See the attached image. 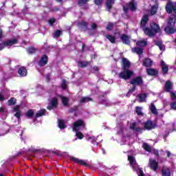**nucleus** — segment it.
Listing matches in <instances>:
<instances>
[{"label": "nucleus", "instance_id": "nucleus-1", "mask_svg": "<svg viewBox=\"0 0 176 176\" xmlns=\"http://www.w3.org/2000/svg\"><path fill=\"white\" fill-rule=\"evenodd\" d=\"M148 20H149L148 15H144L140 22V27L147 36H155V34H157V32H160V28L159 27V25L155 23H151L150 24L151 29L145 27L146 25V23H148Z\"/></svg>", "mask_w": 176, "mask_h": 176}, {"label": "nucleus", "instance_id": "nucleus-2", "mask_svg": "<svg viewBox=\"0 0 176 176\" xmlns=\"http://www.w3.org/2000/svg\"><path fill=\"white\" fill-rule=\"evenodd\" d=\"M85 122L82 120H78L73 124V131H76V135L78 140H82L85 136L79 130L85 129Z\"/></svg>", "mask_w": 176, "mask_h": 176}, {"label": "nucleus", "instance_id": "nucleus-3", "mask_svg": "<svg viewBox=\"0 0 176 176\" xmlns=\"http://www.w3.org/2000/svg\"><path fill=\"white\" fill-rule=\"evenodd\" d=\"M128 160L129 162L131 167L133 168V171H136L139 176H144V172L138 166L135 158L133 155L128 156Z\"/></svg>", "mask_w": 176, "mask_h": 176}, {"label": "nucleus", "instance_id": "nucleus-4", "mask_svg": "<svg viewBox=\"0 0 176 176\" xmlns=\"http://www.w3.org/2000/svg\"><path fill=\"white\" fill-rule=\"evenodd\" d=\"M174 25H175V19L173 17H170L168 21V26L165 28V32L166 34H174L176 32V29L174 28Z\"/></svg>", "mask_w": 176, "mask_h": 176}, {"label": "nucleus", "instance_id": "nucleus-5", "mask_svg": "<svg viewBox=\"0 0 176 176\" xmlns=\"http://www.w3.org/2000/svg\"><path fill=\"white\" fill-rule=\"evenodd\" d=\"M133 75L134 72H133V70L126 69H123V71L119 74V77L121 79H124L125 80H126L127 79H131V76H133Z\"/></svg>", "mask_w": 176, "mask_h": 176}, {"label": "nucleus", "instance_id": "nucleus-6", "mask_svg": "<svg viewBox=\"0 0 176 176\" xmlns=\"http://www.w3.org/2000/svg\"><path fill=\"white\" fill-rule=\"evenodd\" d=\"M173 88V83L170 81H167L165 84V90L166 91H170V98L175 101L176 100V94L175 92L171 91V89Z\"/></svg>", "mask_w": 176, "mask_h": 176}, {"label": "nucleus", "instance_id": "nucleus-7", "mask_svg": "<svg viewBox=\"0 0 176 176\" xmlns=\"http://www.w3.org/2000/svg\"><path fill=\"white\" fill-rule=\"evenodd\" d=\"M17 43V39L12 38L7 41H4L3 43L0 44V50H2L5 46H13Z\"/></svg>", "mask_w": 176, "mask_h": 176}, {"label": "nucleus", "instance_id": "nucleus-8", "mask_svg": "<svg viewBox=\"0 0 176 176\" xmlns=\"http://www.w3.org/2000/svg\"><path fill=\"white\" fill-rule=\"evenodd\" d=\"M148 166L151 170H153V171H156V170L159 168V164L156 160L150 159Z\"/></svg>", "mask_w": 176, "mask_h": 176}, {"label": "nucleus", "instance_id": "nucleus-9", "mask_svg": "<svg viewBox=\"0 0 176 176\" xmlns=\"http://www.w3.org/2000/svg\"><path fill=\"white\" fill-rule=\"evenodd\" d=\"M121 65H122V69H129L131 63H130V61L127 60V58H123L122 59Z\"/></svg>", "mask_w": 176, "mask_h": 176}, {"label": "nucleus", "instance_id": "nucleus-10", "mask_svg": "<svg viewBox=\"0 0 176 176\" xmlns=\"http://www.w3.org/2000/svg\"><path fill=\"white\" fill-rule=\"evenodd\" d=\"M156 127V124H153V122L151 120H148L144 123V129L146 130H152V129H155Z\"/></svg>", "mask_w": 176, "mask_h": 176}, {"label": "nucleus", "instance_id": "nucleus-11", "mask_svg": "<svg viewBox=\"0 0 176 176\" xmlns=\"http://www.w3.org/2000/svg\"><path fill=\"white\" fill-rule=\"evenodd\" d=\"M146 97H148V94H140L137 96L138 101L139 102H146Z\"/></svg>", "mask_w": 176, "mask_h": 176}, {"label": "nucleus", "instance_id": "nucleus-12", "mask_svg": "<svg viewBox=\"0 0 176 176\" xmlns=\"http://www.w3.org/2000/svg\"><path fill=\"white\" fill-rule=\"evenodd\" d=\"M131 85L135 86L136 85H142V78L141 77H136L130 82Z\"/></svg>", "mask_w": 176, "mask_h": 176}, {"label": "nucleus", "instance_id": "nucleus-13", "mask_svg": "<svg viewBox=\"0 0 176 176\" xmlns=\"http://www.w3.org/2000/svg\"><path fill=\"white\" fill-rule=\"evenodd\" d=\"M46 64H47V56L43 55L38 63V65H40V67H44Z\"/></svg>", "mask_w": 176, "mask_h": 176}, {"label": "nucleus", "instance_id": "nucleus-14", "mask_svg": "<svg viewBox=\"0 0 176 176\" xmlns=\"http://www.w3.org/2000/svg\"><path fill=\"white\" fill-rule=\"evenodd\" d=\"M153 65V61L151 58H146L143 60V65L144 67H152Z\"/></svg>", "mask_w": 176, "mask_h": 176}, {"label": "nucleus", "instance_id": "nucleus-15", "mask_svg": "<svg viewBox=\"0 0 176 176\" xmlns=\"http://www.w3.org/2000/svg\"><path fill=\"white\" fill-rule=\"evenodd\" d=\"M130 129H131L132 130H135V131H142V129L138 126V124L137 122L132 123L130 126Z\"/></svg>", "mask_w": 176, "mask_h": 176}, {"label": "nucleus", "instance_id": "nucleus-16", "mask_svg": "<svg viewBox=\"0 0 176 176\" xmlns=\"http://www.w3.org/2000/svg\"><path fill=\"white\" fill-rule=\"evenodd\" d=\"M14 111L16 112L14 116L17 118V119H20L21 116V111H20V106L17 105L14 108Z\"/></svg>", "mask_w": 176, "mask_h": 176}, {"label": "nucleus", "instance_id": "nucleus-17", "mask_svg": "<svg viewBox=\"0 0 176 176\" xmlns=\"http://www.w3.org/2000/svg\"><path fill=\"white\" fill-rule=\"evenodd\" d=\"M121 41L125 43V45H129L130 43V38L124 34L120 36Z\"/></svg>", "mask_w": 176, "mask_h": 176}, {"label": "nucleus", "instance_id": "nucleus-18", "mask_svg": "<svg viewBox=\"0 0 176 176\" xmlns=\"http://www.w3.org/2000/svg\"><path fill=\"white\" fill-rule=\"evenodd\" d=\"M155 45L158 46L160 50L162 52H164V50H166V47H164V45H163L162 41H155Z\"/></svg>", "mask_w": 176, "mask_h": 176}, {"label": "nucleus", "instance_id": "nucleus-19", "mask_svg": "<svg viewBox=\"0 0 176 176\" xmlns=\"http://www.w3.org/2000/svg\"><path fill=\"white\" fill-rule=\"evenodd\" d=\"M162 69L164 74L168 72V66L163 60L161 61Z\"/></svg>", "mask_w": 176, "mask_h": 176}, {"label": "nucleus", "instance_id": "nucleus-20", "mask_svg": "<svg viewBox=\"0 0 176 176\" xmlns=\"http://www.w3.org/2000/svg\"><path fill=\"white\" fill-rule=\"evenodd\" d=\"M18 74L20 76H27V69L23 67L19 68Z\"/></svg>", "mask_w": 176, "mask_h": 176}, {"label": "nucleus", "instance_id": "nucleus-21", "mask_svg": "<svg viewBox=\"0 0 176 176\" xmlns=\"http://www.w3.org/2000/svg\"><path fill=\"white\" fill-rule=\"evenodd\" d=\"M137 46L144 47L148 45V41L146 39H143L137 41L136 43Z\"/></svg>", "mask_w": 176, "mask_h": 176}, {"label": "nucleus", "instance_id": "nucleus-22", "mask_svg": "<svg viewBox=\"0 0 176 176\" xmlns=\"http://www.w3.org/2000/svg\"><path fill=\"white\" fill-rule=\"evenodd\" d=\"M132 52L133 53H136V54H138L139 56H141V54L144 53V50L140 47L132 48Z\"/></svg>", "mask_w": 176, "mask_h": 176}, {"label": "nucleus", "instance_id": "nucleus-23", "mask_svg": "<svg viewBox=\"0 0 176 176\" xmlns=\"http://www.w3.org/2000/svg\"><path fill=\"white\" fill-rule=\"evenodd\" d=\"M146 72L148 75L155 76V75H157V70L155 69H147Z\"/></svg>", "mask_w": 176, "mask_h": 176}, {"label": "nucleus", "instance_id": "nucleus-24", "mask_svg": "<svg viewBox=\"0 0 176 176\" xmlns=\"http://www.w3.org/2000/svg\"><path fill=\"white\" fill-rule=\"evenodd\" d=\"M150 110L153 115H157V109H156V106H155V103L151 102L150 105Z\"/></svg>", "mask_w": 176, "mask_h": 176}, {"label": "nucleus", "instance_id": "nucleus-25", "mask_svg": "<svg viewBox=\"0 0 176 176\" xmlns=\"http://www.w3.org/2000/svg\"><path fill=\"white\" fill-rule=\"evenodd\" d=\"M129 8L132 12H134L137 9V4L134 1L129 2Z\"/></svg>", "mask_w": 176, "mask_h": 176}, {"label": "nucleus", "instance_id": "nucleus-26", "mask_svg": "<svg viewBox=\"0 0 176 176\" xmlns=\"http://www.w3.org/2000/svg\"><path fill=\"white\" fill-rule=\"evenodd\" d=\"M106 37L109 41V42H111V43H115L116 42V37H115L113 35L109 34L107 35Z\"/></svg>", "mask_w": 176, "mask_h": 176}, {"label": "nucleus", "instance_id": "nucleus-27", "mask_svg": "<svg viewBox=\"0 0 176 176\" xmlns=\"http://www.w3.org/2000/svg\"><path fill=\"white\" fill-rule=\"evenodd\" d=\"M162 175L164 176H170L171 175V173H170V169L168 168H162Z\"/></svg>", "mask_w": 176, "mask_h": 176}, {"label": "nucleus", "instance_id": "nucleus-28", "mask_svg": "<svg viewBox=\"0 0 176 176\" xmlns=\"http://www.w3.org/2000/svg\"><path fill=\"white\" fill-rule=\"evenodd\" d=\"M72 159L74 162H76V163H78V164H82V166H87V164L82 160H79L75 157H73Z\"/></svg>", "mask_w": 176, "mask_h": 176}, {"label": "nucleus", "instance_id": "nucleus-29", "mask_svg": "<svg viewBox=\"0 0 176 176\" xmlns=\"http://www.w3.org/2000/svg\"><path fill=\"white\" fill-rule=\"evenodd\" d=\"M89 64H90L89 62L79 61L78 65L80 67V68H85V67H87Z\"/></svg>", "mask_w": 176, "mask_h": 176}, {"label": "nucleus", "instance_id": "nucleus-30", "mask_svg": "<svg viewBox=\"0 0 176 176\" xmlns=\"http://www.w3.org/2000/svg\"><path fill=\"white\" fill-rule=\"evenodd\" d=\"M46 113L45 109H41L39 111H38L36 114V118H41V116H43Z\"/></svg>", "mask_w": 176, "mask_h": 176}, {"label": "nucleus", "instance_id": "nucleus-31", "mask_svg": "<svg viewBox=\"0 0 176 176\" xmlns=\"http://www.w3.org/2000/svg\"><path fill=\"white\" fill-rule=\"evenodd\" d=\"M50 104L52 107H57V104H58L57 98H53L50 101Z\"/></svg>", "mask_w": 176, "mask_h": 176}, {"label": "nucleus", "instance_id": "nucleus-32", "mask_svg": "<svg viewBox=\"0 0 176 176\" xmlns=\"http://www.w3.org/2000/svg\"><path fill=\"white\" fill-rule=\"evenodd\" d=\"M58 127L59 129H65L67 127V125H65V122H64V120H58Z\"/></svg>", "mask_w": 176, "mask_h": 176}, {"label": "nucleus", "instance_id": "nucleus-33", "mask_svg": "<svg viewBox=\"0 0 176 176\" xmlns=\"http://www.w3.org/2000/svg\"><path fill=\"white\" fill-rule=\"evenodd\" d=\"M60 98L62 100V102H63V105H65V107H67L68 105V101H69L68 98H65L64 96H60Z\"/></svg>", "mask_w": 176, "mask_h": 176}, {"label": "nucleus", "instance_id": "nucleus-34", "mask_svg": "<svg viewBox=\"0 0 176 176\" xmlns=\"http://www.w3.org/2000/svg\"><path fill=\"white\" fill-rule=\"evenodd\" d=\"M113 3H115V0H108L107 2V8L109 9H111Z\"/></svg>", "mask_w": 176, "mask_h": 176}, {"label": "nucleus", "instance_id": "nucleus-35", "mask_svg": "<svg viewBox=\"0 0 176 176\" xmlns=\"http://www.w3.org/2000/svg\"><path fill=\"white\" fill-rule=\"evenodd\" d=\"M89 101H91V98L89 97L81 98L80 100V102H89Z\"/></svg>", "mask_w": 176, "mask_h": 176}, {"label": "nucleus", "instance_id": "nucleus-36", "mask_svg": "<svg viewBox=\"0 0 176 176\" xmlns=\"http://www.w3.org/2000/svg\"><path fill=\"white\" fill-rule=\"evenodd\" d=\"M135 112L138 116L142 115V107H136Z\"/></svg>", "mask_w": 176, "mask_h": 176}, {"label": "nucleus", "instance_id": "nucleus-37", "mask_svg": "<svg viewBox=\"0 0 176 176\" xmlns=\"http://www.w3.org/2000/svg\"><path fill=\"white\" fill-rule=\"evenodd\" d=\"M157 12V6H154L151 8V14L153 16Z\"/></svg>", "mask_w": 176, "mask_h": 176}, {"label": "nucleus", "instance_id": "nucleus-38", "mask_svg": "<svg viewBox=\"0 0 176 176\" xmlns=\"http://www.w3.org/2000/svg\"><path fill=\"white\" fill-rule=\"evenodd\" d=\"M35 52H36V49H35V47H31L28 49V52L29 53V54H32L35 53Z\"/></svg>", "mask_w": 176, "mask_h": 176}, {"label": "nucleus", "instance_id": "nucleus-39", "mask_svg": "<svg viewBox=\"0 0 176 176\" xmlns=\"http://www.w3.org/2000/svg\"><path fill=\"white\" fill-rule=\"evenodd\" d=\"M26 116H28V118H32V116H34V111L32 109L29 110L26 113Z\"/></svg>", "mask_w": 176, "mask_h": 176}, {"label": "nucleus", "instance_id": "nucleus-40", "mask_svg": "<svg viewBox=\"0 0 176 176\" xmlns=\"http://www.w3.org/2000/svg\"><path fill=\"white\" fill-rule=\"evenodd\" d=\"M8 105H14L16 104V99L14 98H12L10 100L8 101Z\"/></svg>", "mask_w": 176, "mask_h": 176}, {"label": "nucleus", "instance_id": "nucleus-41", "mask_svg": "<svg viewBox=\"0 0 176 176\" xmlns=\"http://www.w3.org/2000/svg\"><path fill=\"white\" fill-rule=\"evenodd\" d=\"M143 148H144V149H145V151H146L147 152H151V146H149V145H148L147 144H143Z\"/></svg>", "mask_w": 176, "mask_h": 176}, {"label": "nucleus", "instance_id": "nucleus-42", "mask_svg": "<svg viewBox=\"0 0 176 176\" xmlns=\"http://www.w3.org/2000/svg\"><path fill=\"white\" fill-rule=\"evenodd\" d=\"M60 35H61V31L60 30H56L54 33V36H53L54 38H58V36H60Z\"/></svg>", "mask_w": 176, "mask_h": 176}, {"label": "nucleus", "instance_id": "nucleus-43", "mask_svg": "<svg viewBox=\"0 0 176 176\" xmlns=\"http://www.w3.org/2000/svg\"><path fill=\"white\" fill-rule=\"evenodd\" d=\"M61 87L62 89H63V90H65V89H67V81H65V80H63Z\"/></svg>", "mask_w": 176, "mask_h": 176}, {"label": "nucleus", "instance_id": "nucleus-44", "mask_svg": "<svg viewBox=\"0 0 176 176\" xmlns=\"http://www.w3.org/2000/svg\"><path fill=\"white\" fill-rule=\"evenodd\" d=\"M87 2H89V0H78V4H80V6L85 5V3H87Z\"/></svg>", "mask_w": 176, "mask_h": 176}, {"label": "nucleus", "instance_id": "nucleus-45", "mask_svg": "<svg viewBox=\"0 0 176 176\" xmlns=\"http://www.w3.org/2000/svg\"><path fill=\"white\" fill-rule=\"evenodd\" d=\"M107 30H109V31L112 30V29L113 28V23H109L107 25Z\"/></svg>", "mask_w": 176, "mask_h": 176}, {"label": "nucleus", "instance_id": "nucleus-46", "mask_svg": "<svg viewBox=\"0 0 176 176\" xmlns=\"http://www.w3.org/2000/svg\"><path fill=\"white\" fill-rule=\"evenodd\" d=\"M49 23H50V25H53V24H54V23H56V19L54 18H52L49 20Z\"/></svg>", "mask_w": 176, "mask_h": 176}, {"label": "nucleus", "instance_id": "nucleus-47", "mask_svg": "<svg viewBox=\"0 0 176 176\" xmlns=\"http://www.w3.org/2000/svg\"><path fill=\"white\" fill-rule=\"evenodd\" d=\"M133 91H135V86H134L131 89H129L128 94H126V96H129L130 93H133Z\"/></svg>", "mask_w": 176, "mask_h": 176}, {"label": "nucleus", "instance_id": "nucleus-48", "mask_svg": "<svg viewBox=\"0 0 176 176\" xmlns=\"http://www.w3.org/2000/svg\"><path fill=\"white\" fill-rule=\"evenodd\" d=\"M170 107L172 109H175L176 111V102H174L173 103L170 104Z\"/></svg>", "mask_w": 176, "mask_h": 176}, {"label": "nucleus", "instance_id": "nucleus-49", "mask_svg": "<svg viewBox=\"0 0 176 176\" xmlns=\"http://www.w3.org/2000/svg\"><path fill=\"white\" fill-rule=\"evenodd\" d=\"M94 2L96 5H101V2H102V0H94Z\"/></svg>", "mask_w": 176, "mask_h": 176}, {"label": "nucleus", "instance_id": "nucleus-50", "mask_svg": "<svg viewBox=\"0 0 176 176\" xmlns=\"http://www.w3.org/2000/svg\"><path fill=\"white\" fill-rule=\"evenodd\" d=\"M5 100V97L0 93V101H3Z\"/></svg>", "mask_w": 176, "mask_h": 176}, {"label": "nucleus", "instance_id": "nucleus-51", "mask_svg": "<svg viewBox=\"0 0 176 176\" xmlns=\"http://www.w3.org/2000/svg\"><path fill=\"white\" fill-rule=\"evenodd\" d=\"M91 28L92 30H95L96 28H97V25H96V23H93L91 25Z\"/></svg>", "mask_w": 176, "mask_h": 176}, {"label": "nucleus", "instance_id": "nucleus-52", "mask_svg": "<svg viewBox=\"0 0 176 176\" xmlns=\"http://www.w3.org/2000/svg\"><path fill=\"white\" fill-rule=\"evenodd\" d=\"M153 152H154L155 155H156L157 156L159 155V151L157 150H153Z\"/></svg>", "mask_w": 176, "mask_h": 176}, {"label": "nucleus", "instance_id": "nucleus-53", "mask_svg": "<svg viewBox=\"0 0 176 176\" xmlns=\"http://www.w3.org/2000/svg\"><path fill=\"white\" fill-rule=\"evenodd\" d=\"M81 25H84V27H87V23L86 22H81Z\"/></svg>", "mask_w": 176, "mask_h": 176}, {"label": "nucleus", "instance_id": "nucleus-54", "mask_svg": "<svg viewBox=\"0 0 176 176\" xmlns=\"http://www.w3.org/2000/svg\"><path fill=\"white\" fill-rule=\"evenodd\" d=\"M166 153L168 157H170V156H171V153L170 151H166Z\"/></svg>", "mask_w": 176, "mask_h": 176}, {"label": "nucleus", "instance_id": "nucleus-55", "mask_svg": "<svg viewBox=\"0 0 176 176\" xmlns=\"http://www.w3.org/2000/svg\"><path fill=\"white\" fill-rule=\"evenodd\" d=\"M123 9L124 10V12L127 13V11L129 10V9L126 8V7H124Z\"/></svg>", "mask_w": 176, "mask_h": 176}, {"label": "nucleus", "instance_id": "nucleus-56", "mask_svg": "<svg viewBox=\"0 0 176 176\" xmlns=\"http://www.w3.org/2000/svg\"><path fill=\"white\" fill-rule=\"evenodd\" d=\"M94 69L95 71H98V67H94Z\"/></svg>", "mask_w": 176, "mask_h": 176}, {"label": "nucleus", "instance_id": "nucleus-57", "mask_svg": "<svg viewBox=\"0 0 176 176\" xmlns=\"http://www.w3.org/2000/svg\"><path fill=\"white\" fill-rule=\"evenodd\" d=\"M2 38V30H0V39Z\"/></svg>", "mask_w": 176, "mask_h": 176}, {"label": "nucleus", "instance_id": "nucleus-58", "mask_svg": "<svg viewBox=\"0 0 176 176\" xmlns=\"http://www.w3.org/2000/svg\"><path fill=\"white\" fill-rule=\"evenodd\" d=\"M22 134H23V131H22V129H21V130H20V132H19V135H22Z\"/></svg>", "mask_w": 176, "mask_h": 176}, {"label": "nucleus", "instance_id": "nucleus-59", "mask_svg": "<svg viewBox=\"0 0 176 176\" xmlns=\"http://www.w3.org/2000/svg\"><path fill=\"white\" fill-rule=\"evenodd\" d=\"M2 111H3V108H0V112H2Z\"/></svg>", "mask_w": 176, "mask_h": 176}, {"label": "nucleus", "instance_id": "nucleus-60", "mask_svg": "<svg viewBox=\"0 0 176 176\" xmlns=\"http://www.w3.org/2000/svg\"><path fill=\"white\" fill-rule=\"evenodd\" d=\"M47 109H50H50H52V107H47Z\"/></svg>", "mask_w": 176, "mask_h": 176}, {"label": "nucleus", "instance_id": "nucleus-61", "mask_svg": "<svg viewBox=\"0 0 176 176\" xmlns=\"http://www.w3.org/2000/svg\"><path fill=\"white\" fill-rule=\"evenodd\" d=\"M58 2H61L63 0H56Z\"/></svg>", "mask_w": 176, "mask_h": 176}, {"label": "nucleus", "instance_id": "nucleus-62", "mask_svg": "<svg viewBox=\"0 0 176 176\" xmlns=\"http://www.w3.org/2000/svg\"><path fill=\"white\" fill-rule=\"evenodd\" d=\"M0 176H3L2 174H0Z\"/></svg>", "mask_w": 176, "mask_h": 176}, {"label": "nucleus", "instance_id": "nucleus-63", "mask_svg": "<svg viewBox=\"0 0 176 176\" xmlns=\"http://www.w3.org/2000/svg\"><path fill=\"white\" fill-rule=\"evenodd\" d=\"M175 42L176 43V39L175 40Z\"/></svg>", "mask_w": 176, "mask_h": 176}]
</instances>
